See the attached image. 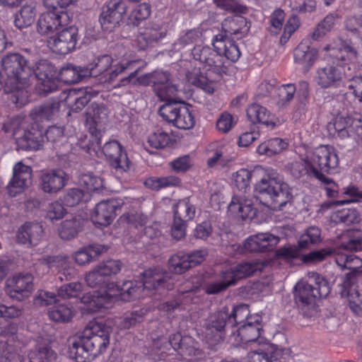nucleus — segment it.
Returning a JSON list of instances; mask_svg holds the SVG:
<instances>
[{
    "instance_id": "obj_62",
    "label": "nucleus",
    "mask_w": 362,
    "mask_h": 362,
    "mask_svg": "<svg viewBox=\"0 0 362 362\" xmlns=\"http://www.w3.org/2000/svg\"><path fill=\"white\" fill-rule=\"evenodd\" d=\"M28 356L30 362H52L54 354L52 350L45 346L30 351Z\"/></svg>"
},
{
    "instance_id": "obj_41",
    "label": "nucleus",
    "mask_w": 362,
    "mask_h": 362,
    "mask_svg": "<svg viewBox=\"0 0 362 362\" xmlns=\"http://www.w3.org/2000/svg\"><path fill=\"white\" fill-rule=\"evenodd\" d=\"M233 286L231 279H228L226 272L223 270L218 274L214 281L207 283L204 291L208 295L217 294Z\"/></svg>"
},
{
    "instance_id": "obj_37",
    "label": "nucleus",
    "mask_w": 362,
    "mask_h": 362,
    "mask_svg": "<svg viewBox=\"0 0 362 362\" xmlns=\"http://www.w3.org/2000/svg\"><path fill=\"white\" fill-rule=\"evenodd\" d=\"M35 16V4L27 2L15 14L14 24L20 29L28 28L33 24Z\"/></svg>"
},
{
    "instance_id": "obj_13",
    "label": "nucleus",
    "mask_w": 362,
    "mask_h": 362,
    "mask_svg": "<svg viewBox=\"0 0 362 362\" xmlns=\"http://www.w3.org/2000/svg\"><path fill=\"white\" fill-rule=\"evenodd\" d=\"M32 76L35 75L37 82L35 89L39 94H47L57 89V80L54 68L47 60L42 59L31 66Z\"/></svg>"
},
{
    "instance_id": "obj_25",
    "label": "nucleus",
    "mask_w": 362,
    "mask_h": 362,
    "mask_svg": "<svg viewBox=\"0 0 362 362\" xmlns=\"http://www.w3.org/2000/svg\"><path fill=\"white\" fill-rule=\"evenodd\" d=\"M279 242V238L269 233H258L249 237L245 242L244 252H261L272 249Z\"/></svg>"
},
{
    "instance_id": "obj_7",
    "label": "nucleus",
    "mask_w": 362,
    "mask_h": 362,
    "mask_svg": "<svg viewBox=\"0 0 362 362\" xmlns=\"http://www.w3.org/2000/svg\"><path fill=\"white\" fill-rule=\"evenodd\" d=\"M144 292L141 282L139 281H125L122 286L110 283L101 290L98 298L95 299V303L98 306L109 308L119 299L129 301L142 296Z\"/></svg>"
},
{
    "instance_id": "obj_32",
    "label": "nucleus",
    "mask_w": 362,
    "mask_h": 362,
    "mask_svg": "<svg viewBox=\"0 0 362 362\" xmlns=\"http://www.w3.org/2000/svg\"><path fill=\"white\" fill-rule=\"evenodd\" d=\"M263 268L264 264L260 262H245L224 271L228 279H231L233 286L238 280L247 278L256 272H260Z\"/></svg>"
},
{
    "instance_id": "obj_2",
    "label": "nucleus",
    "mask_w": 362,
    "mask_h": 362,
    "mask_svg": "<svg viewBox=\"0 0 362 362\" xmlns=\"http://www.w3.org/2000/svg\"><path fill=\"white\" fill-rule=\"evenodd\" d=\"M324 49L332 59L333 64L323 68L317 69L315 76V82L322 88L337 87L344 78L351 76V66L348 62H353L357 58V51L342 40H337L327 45Z\"/></svg>"
},
{
    "instance_id": "obj_31",
    "label": "nucleus",
    "mask_w": 362,
    "mask_h": 362,
    "mask_svg": "<svg viewBox=\"0 0 362 362\" xmlns=\"http://www.w3.org/2000/svg\"><path fill=\"white\" fill-rule=\"evenodd\" d=\"M43 228L39 223H26L19 228L16 240L18 243L27 245H36L40 241Z\"/></svg>"
},
{
    "instance_id": "obj_56",
    "label": "nucleus",
    "mask_w": 362,
    "mask_h": 362,
    "mask_svg": "<svg viewBox=\"0 0 362 362\" xmlns=\"http://www.w3.org/2000/svg\"><path fill=\"white\" fill-rule=\"evenodd\" d=\"M90 194L83 190L74 188L69 189L64 197V202L68 206H74L83 201H88Z\"/></svg>"
},
{
    "instance_id": "obj_57",
    "label": "nucleus",
    "mask_w": 362,
    "mask_h": 362,
    "mask_svg": "<svg viewBox=\"0 0 362 362\" xmlns=\"http://www.w3.org/2000/svg\"><path fill=\"white\" fill-rule=\"evenodd\" d=\"M200 38V33L197 30H189L180 34L174 43L175 49H180L187 45H192Z\"/></svg>"
},
{
    "instance_id": "obj_44",
    "label": "nucleus",
    "mask_w": 362,
    "mask_h": 362,
    "mask_svg": "<svg viewBox=\"0 0 362 362\" xmlns=\"http://www.w3.org/2000/svg\"><path fill=\"white\" fill-rule=\"evenodd\" d=\"M180 180L173 175H168L165 177H153L147 179L144 184L145 185L153 189L159 190L162 188L175 187L179 185Z\"/></svg>"
},
{
    "instance_id": "obj_34",
    "label": "nucleus",
    "mask_w": 362,
    "mask_h": 362,
    "mask_svg": "<svg viewBox=\"0 0 362 362\" xmlns=\"http://www.w3.org/2000/svg\"><path fill=\"white\" fill-rule=\"evenodd\" d=\"M213 47L224 59L236 62L240 57V51L235 42L226 36L216 35L213 40Z\"/></svg>"
},
{
    "instance_id": "obj_63",
    "label": "nucleus",
    "mask_w": 362,
    "mask_h": 362,
    "mask_svg": "<svg viewBox=\"0 0 362 362\" xmlns=\"http://www.w3.org/2000/svg\"><path fill=\"white\" fill-rule=\"evenodd\" d=\"M144 312L142 310L134 311L124 314L120 319L119 325L122 329H129L143 320Z\"/></svg>"
},
{
    "instance_id": "obj_40",
    "label": "nucleus",
    "mask_w": 362,
    "mask_h": 362,
    "mask_svg": "<svg viewBox=\"0 0 362 362\" xmlns=\"http://www.w3.org/2000/svg\"><path fill=\"white\" fill-rule=\"evenodd\" d=\"M108 115V110L103 104L91 103L86 112V122L90 125L97 126L103 122Z\"/></svg>"
},
{
    "instance_id": "obj_18",
    "label": "nucleus",
    "mask_w": 362,
    "mask_h": 362,
    "mask_svg": "<svg viewBox=\"0 0 362 362\" xmlns=\"http://www.w3.org/2000/svg\"><path fill=\"white\" fill-rule=\"evenodd\" d=\"M33 277L30 274H18L6 282V293L12 299L22 301L29 298L33 291Z\"/></svg>"
},
{
    "instance_id": "obj_38",
    "label": "nucleus",
    "mask_w": 362,
    "mask_h": 362,
    "mask_svg": "<svg viewBox=\"0 0 362 362\" xmlns=\"http://www.w3.org/2000/svg\"><path fill=\"white\" fill-rule=\"evenodd\" d=\"M49 318L56 322H69L74 317L75 313L73 307L67 303H58L48 309Z\"/></svg>"
},
{
    "instance_id": "obj_61",
    "label": "nucleus",
    "mask_w": 362,
    "mask_h": 362,
    "mask_svg": "<svg viewBox=\"0 0 362 362\" xmlns=\"http://www.w3.org/2000/svg\"><path fill=\"white\" fill-rule=\"evenodd\" d=\"M103 274L108 279L112 275L119 273L122 268V263L119 260L110 259L96 266Z\"/></svg>"
},
{
    "instance_id": "obj_60",
    "label": "nucleus",
    "mask_w": 362,
    "mask_h": 362,
    "mask_svg": "<svg viewBox=\"0 0 362 362\" xmlns=\"http://www.w3.org/2000/svg\"><path fill=\"white\" fill-rule=\"evenodd\" d=\"M250 310L247 305H240L234 307L230 314L228 313V323H231L232 326L238 323H241L245 318H247Z\"/></svg>"
},
{
    "instance_id": "obj_50",
    "label": "nucleus",
    "mask_w": 362,
    "mask_h": 362,
    "mask_svg": "<svg viewBox=\"0 0 362 362\" xmlns=\"http://www.w3.org/2000/svg\"><path fill=\"white\" fill-rule=\"evenodd\" d=\"M228 311L226 308L211 315L209 317L207 329L211 333L214 329L221 332L225 327L227 320L228 321Z\"/></svg>"
},
{
    "instance_id": "obj_6",
    "label": "nucleus",
    "mask_w": 362,
    "mask_h": 362,
    "mask_svg": "<svg viewBox=\"0 0 362 362\" xmlns=\"http://www.w3.org/2000/svg\"><path fill=\"white\" fill-rule=\"evenodd\" d=\"M272 172L255 185L257 199L263 205L272 209L284 206L293 198L292 189L286 182L274 177Z\"/></svg>"
},
{
    "instance_id": "obj_49",
    "label": "nucleus",
    "mask_w": 362,
    "mask_h": 362,
    "mask_svg": "<svg viewBox=\"0 0 362 362\" xmlns=\"http://www.w3.org/2000/svg\"><path fill=\"white\" fill-rule=\"evenodd\" d=\"M187 254L179 252L171 256L169 269L174 273L181 274L191 268Z\"/></svg>"
},
{
    "instance_id": "obj_52",
    "label": "nucleus",
    "mask_w": 362,
    "mask_h": 362,
    "mask_svg": "<svg viewBox=\"0 0 362 362\" xmlns=\"http://www.w3.org/2000/svg\"><path fill=\"white\" fill-rule=\"evenodd\" d=\"M277 91V105L281 107H284L293 100L294 94L296 92V88L293 83L282 85L279 87Z\"/></svg>"
},
{
    "instance_id": "obj_15",
    "label": "nucleus",
    "mask_w": 362,
    "mask_h": 362,
    "mask_svg": "<svg viewBox=\"0 0 362 362\" xmlns=\"http://www.w3.org/2000/svg\"><path fill=\"white\" fill-rule=\"evenodd\" d=\"M85 281L88 286L99 288L98 291L87 293L81 297V302L86 305V309L90 312L95 313L102 308H105V306H98L95 303V299L98 298L101 290L107 284L114 282L110 281L109 279H107L96 266L86 275Z\"/></svg>"
},
{
    "instance_id": "obj_26",
    "label": "nucleus",
    "mask_w": 362,
    "mask_h": 362,
    "mask_svg": "<svg viewBox=\"0 0 362 362\" xmlns=\"http://www.w3.org/2000/svg\"><path fill=\"white\" fill-rule=\"evenodd\" d=\"M117 203L115 200L103 201L98 203L93 211L90 218L95 225L107 226L115 218Z\"/></svg>"
},
{
    "instance_id": "obj_14",
    "label": "nucleus",
    "mask_w": 362,
    "mask_h": 362,
    "mask_svg": "<svg viewBox=\"0 0 362 362\" xmlns=\"http://www.w3.org/2000/svg\"><path fill=\"white\" fill-rule=\"evenodd\" d=\"M127 5L123 0H110L102 7L99 22L102 28L112 32L120 25L127 13Z\"/></svg>"
},
{
    "instance_id": "obj_22",
    "label": "nucleus",
    "mask_w": 362,
    "mask_h": 362,
    "mask_svg": "<svg viewBox=\"0 0 362 362\" xmlns=\"http://www.w3.org/2000/svg\"><path fill=\"white\" fill-rule=\"evenodd\" d=\"M142 276L141 284L144 291L158 290L162 288L171 290L173 288L174 281L171 276L159 269L146 270Z\"/></svg>"
},
{
    "instance_id": "obj_4",
    "label": "nucleus",
    "mask_w": 362,
    "mask_h": 362,
    "mask_svg": "<svg viewBox=\"0 0 362 362\" xmlns=\"http://www.w3.org/2000/svg\"><path fill=\"white\" fill-rule=\"evenodd\" d=\"M3 71L7 76L4 90L13 93L16 103L22 104L26 96L27 80L32 76L31 65L27 59L18 53H11L4 57L1 61Z\"/></svg>"
},
{
    "instance_id": "obj_47",
    "label": "nucleus",
    "mask_w": 362,
    "mask_h": 362,
    "mask_svg": "<svg viewBox=\"0 0 362 362\" xmlns=\"http://www.w3.org/2000/svg\"><path fill=\"white\" fill-rule=\"evenodd\" d=\"M179 352L185 356H194L200 358L203 356V352L199 349V344L189 336H184L182 345L179 346Z\"/></svg>"
},
{
    "instance_id": "obj_20",
    "label": "nucleus",
    "mask_w": 362,
    "mask_h": 362,
    "mask_svg": "<svg viewBox=\"0 0 362 362\" xmlns=\"http://www.w3.org/2000/svg\"><path fill=\"white\" fill-rule=\"evenodd\" d=\"M166 34L167 29L164 25L151 23L136 36V45L139 49L144 50L158 44Z\"/></svg>"
},
{
    "instance_id": "obj_19",
    "label": "nucleus",
    "mask_w": 362,
    "mask_h": 362,
    "mask_svg": "<svg viewBox=\"0 0 362 362\" xmlns=\"http://www.w3.org/2000/svg\"><path fill=\"white\" fill-rule=\"evenodd\" d=\"M61 101L58 98H52L42 104L35 107L30 112V117L37 126L54 121L60 115Z\"/></svg>"
},
{
    "instance_id": "obj_12",
    "label": "nucleus",
    "mask_w": 362,
    "mask_h": 362,
    "mask_svg": "<svg viewBox=\"0 0 362 362\" xmlns=\"http://www.w3.org/2000/svg\"><path fill=\"white\" fill-rule=\"evenodd\" d=\"M13 136L19 147L24 149H38L45 141L42 127L25 129V122L15 119L11 124Z\"/></svg>"
},
{
    "instance_id": "obj_30",
    "label": "nucleus",
    "mask_w": 362,
    "mask_h": 362,
    "mask_svg": "<svg viewBox=\"0 0 362 362\" xmlns=\"http://www.w3.org/2000/svg\"><path fill=\"white\" fill-rule=\"evenodd\" d=\"M337 264L342 269H348L350 271L346 276L347 279L344 282V286H349V280L362 274V259L354 255L337 254L335 257Z\"/></svg>"
},
{
    "instance_id": "obj_36",
    "label": "nucleus",
    "mask_w": 362,
    "mask_h": 362,
    "mask_svg": "<svg viewBox=\"0 0 362 362\" xmlns=\"http://www.w3.org/2000/svg\"><path fill=\"white\" fill-rule=\"evenodd\" d=\"M248 119L253 124H262L272 128L275 127L274 116L264 107L254 103L246 110Z\"/></svg>"
},
{
    "instance_id": "obj_39",
    "label": "nucleus",
    "mask_w": 362,
    "mask_h": 362,
    "mask_svg": "<svg viewBox=\"0 0 362 362\" xmlns=\"http://www.w3.org/2000/svg\"><path fill=\"white\" fill-rule=\"evenodd\" d=\"M83 228L82 221L77 218L66 219L62 221L59 228L60 238L65 240H69L77 237Z\"/></svg>"
},
{
    "instance_id": "obj_51",
    "label": "nucleus",
    "mask_w": 362,
    "mask_h": 362,
    "mask_svg": "<svg viewBox=\"0 0 362 362\" xmlns=\"http://www.w3.org/2000/svg\"><path fill=\"white\" fill-rule=\"evenodd\" d=\"M348 300L352 312L356 315L362 316V286L350 288L348 291Z\"/></svg>"
},
{
    "instance_id": "obj_29",
    "label": "nucleus",
    "mask_w": 362,
    "mask_h": 362,
    "mask_svg": "<svg viewBox=\"0 0 362 362\" xmlns=\"http://www.w3.org/2000/svg\"><path fill=\"white\" fill-rule=\"evenodd\" d=\"M262 329V317L257 314L250 315L239 328L238 336L244 344L254 342L259 337Z\"/></svg>"
},
{
    "instance_id": "obj_42",
    "label": "nucleus",
    "mask_w": 362,
    "mask_h": 362,
    "mask_svg": "<svg viewBox=\"0 0 362 362\" xmlns=\"http://www.w3.org/2000/svg\"><path fill=\"white\" fill-rule=\"evenodd\" d=\"M286 143L279 139L273 138L260 144L257 148V152L260 155L267 156H272L281 153L286 148Z\"/></svg>"
},
{
    "instance_id": "obj_45",
    "label": "nucleus",
    "mask_w": 362,
    "mask_h": 362,
    "mask_svg": "<svg viewBox=\"0 0 362 362\" xmlns=\"http://www.w3.org/2000/svg\"><path fill=\"white\" fill-rule=\"evenodd\" d=\"M195 206L190 203L189 199L180 200L174 207V217L187 221L195 216Z\"/></svg>"
},
{
    "instance_id": "obj_21",
    "label": "nucleus",
    "mask_w": 362,
    "mask_h": 362,
    "mask_svg": "<svg viewBox=\"0 0 362 362\" xmlns=\"http://www.w3.org/2000/svg\"><path fill=\"white\" fill-rule=\"evenodd\" d=\"M32 169L21 163H16L13 168V177L7 185L8 194L15 197L31 185Z\"/></svg>"
},
{
    "instance_id": "obj_53",
    "label": "nucleus",
    "mask_w": 362,
    "mask_h": 362,
    "mask_svg": "<svg viewBox=\"0 0 362 362\" xmlns=\"http://www.w3.org/2000/svg\"><path fill=\"white\" fill-rule=\"evenodd\" d=\"M321 241L320 230L317 227H310L301 235L298 245L301 248L308 247L310 245L319 243Z\"/></svg>"
},
{
    "instance_id": "obj_17",
    "label": "nucleus",
    "mask_w": 362,
    "mask_h": 362,
    "mask_svg": "<svg viewBox=\"0 0 362 362\" xmlns=\"http://www.w3.org/2000/svg\"><path fill=\"white\" fill-rule=\"evenodd\" d=\"M78 41V29L68 25L47 40V47L54 53L66 54L73 51Z\"/></svg>"
},
{
    "instance_id": "obj_3",
    "label": "nucleus",
    "mask_w": 362,
    "mask_h": 362,
    "mask_svg": "<svg viewBox=\"0 0 362 362\" xmlns=\"http://www.w3.org/2000/svg\"><path fill=\"white\" fill-rule=\"evenodd\" d=\"M110 326L97 322L86 327L83 332L71 339L69 356L77 362H89L104 353L110 344Z\"/></svg>"
},
{
    "instance_id": "obj_10",
    "label": "nucleus",
    "mask_w": 362,
    "mask_h": 362,
    "mask_svg": "<svg viewBox=\"0 0 362 362\" xmlns=\"http://www.w3.org/2000/svg\"><path fill=\"white\" fill-rule=\"evenodd\" d=\"M139 84L151 86L156 95L161 100H168L175 95L177 87L167 71H155L137 78Z\"/></svg>"
},
{
    "instance_id": "obj_1",
    "label": "nucleus",
    "mask_w": 362,
    "mask_h": 362,
    "mask_svg": "<svg viewBox=\"0 0 362 362\" xmlns=\"http://www.w3.org/2000/svg\"><path fill=\"white\" fill-rule=\"evenodd\" d=\"M192 55L200 62L202 66L194 68L187 74L189 82L209 93H213V81L228 72L229 63L215 49L212 50L208 46H195Z\"/></svg>"
},
{
    "instance_id": "obj_48",
    "label": "nucleus",
    "mask_w": 362,
    "mask_h": 362,
    "mask_svg": "<svg viewBox=\"0 0 362 362\" xmlns=\"http://www.w3.org/2000/svg\"><path fill=\"white\" fill-rule=\"evenodd\" d=\"M335 222L350 225L359 222L360 217L355 209L344 208L335 211L332 215Z\"/></svg>"
},
{
    "instance_id": "obj_23",
    "label": "nucleus",
    "mask_w": 362,
    "mask_h": 362,
    "mask_svg": "<svg viewBox=\"0 0 362 362\" xmlns=\"http://www.w3.org/2000/svg\"><path fill=\"white\" fill-rule=\"evenodd\" d=\"M67 180L68 176L62 170H52L42 173L40 185L45 193L55 194L66 185Z\"/></svg>"
},
{
    "instance_id": "obj_8",
    "label": "nucleus",
    "mask_w": 362,
    "mask_h": 362,
    "mask_svg": "<svg viewBox=\"0 0 362 362\" xmlns=\"http://www.w3.org/2000/svg\"><path fill=\"white\" fill-rule=\"evenodd\" d=\"M310 283L298 281L294 287L296 301L303 305H309L317 298H326L330 293L331 288L328 281L316 272H308Z\"/></svg>"
},
{
    "instance_id": "obj_5",
    "label": "nucleus",
    "mask_w": 362,
    "mask_h": 362,
    "mask_svg": "<svg viewBox=\"0 0 362 362\" xmlns=\"http://www.w3.org/2000/svg\"><path fill=\"white\" fill-rule=\"evenodd\" d=\"M303 160L308 165L312 176L324 185L332 183V180L325 174L335 173L339 167V157L333 146L320 145L308 151Z\"/></svg>"
},
{
    "instance_id": "obj_28",
    "label": "nucleus",
    "mask_w": 362,
    "mask_h": 362,
    "mask_svg": "<svg viewBox=\"0 0 362 362\" xmlns=\"http://www.w3.org/2000/svg\"><path fill=\"white\" fill-rule=\"evenodd\" d=\"M317 54V50L311 47L310 40L304 39L294 49V61L300 65L305 71H308L314 64Z\"/></svg>"
},
{
    "instance_id": "obj_64",
    "label": "nucleus",
    "mask_w": 362,
    "mask_h": 362,
    "mask_svg": "<svg viewBox=\"0 0 362 362\" xmlns=\"http://www.w3.org/2000/svg\"><path fill=\"white\" fill-rule=\"evenodd\" d=\"M77 74V66L69 64L61 69L59 78L66 83H76L79 82V76Z\"/></svg>"
},
{
    "instance_id": "obj_33",
    "label": "nucleus",
    "mask_w": 362,
    "mask_h": 362,
    "mask_svg": "<svg viewBox=\"0 0 362 362\" xmlns=\"http://www.w3.org/2000/svg\"><path fill=\"white\" fill-rule=\"evenodd\" d=\"M252 205V200L234 196L228 205V212L242 219L252 218L256 214V209Z\"/></svg>"
},
{
    "instance_id": "obj_59",
    "label": "nucleus",
    "mask_w": 362,
    "mask_h": 362,
    "mask_svg": "<svg viewBox=\"0 0 362 362\" xmlns=\"http://www.w3.org/2000/svg\"><path fill=\"white\" fill-rule=\"evenodd\" d=\"M83 289L80 282H72L62 286L58 290V296L62 298H77Z\"/></svg>"
},
{
    "instance_id": "obj_43",
    "label": "nucleus",
    "mask_w": 362,
    "mask_h": 362,
    "mask_svg": "<svg viewBox=\"0 0 362 362\" xmlns=\"http://www.w3.org/2000/svg\"><path fill=\"white\" fill-rule=\"evenodd\" d=\"M339 16L336 13L328 14L321 22H320L312 34L314 40H319L327 33L330 32L339 21Z\"/></svg>"
},
{
    "instance_id": "obj_24",
    "label": "nucleus",
    "mask_w": 362,
    "mask_h": 362,
    "mask_svg": "<svg viewBox=\"0 0 362 362\" xmlns=\"http://www.w3.org/2000/svg\"><path fill=\"white\" fill-rule=\"evenodd\" d=\"M103 151L110 165L116 170L127 172L130 169L131 163L118 141L114 140L105 143Z\"/></svg>"
},
{
    "instance_id": "obj_58",
    "label": "nucleus",
    "mask_w": 362,
    "mask_h": 362,
    "mask_svg": "<svg viewBox=\"0 0 362 362\" xmlns=\"http://www.w3.org/2000/svg\"><path fill=\"white\" fill-rule=\"evenodd\" d=\"M47 264L49 267H57L60 270L64 271L66 274V271L68 272L67 275L70 276L74 271L71 267V262L67 256L57 255L54 257H49L47 259Z\"/></svg>"
},
{
    "instance_id": "obj_16",
    "label": "nucleus",
    "mask_w": 362,
    "mask_h": 362,
    "mask_svg": "<svg viewBox=\"0 0 362 362\" xmlns=\"http://www.w3.org/2000/svg\"><path fill=\"white\" fill-rule=\"evenodd\" d=\"M70 22V17L66 12L49 9L39 17L37 22V31L41 35H49L67 27Z\"/></svg>"
},
{
    "instance_id": "obj_55",
    "label": "nucleus",
    "mask_w": 362,
    "mask_h": 362,
    "mask_svg": "<svg viewBox=\"0 0 362 362\" xmlns=\"http://www.w3.org/2000/svg\"><path fill=\"white\" fill-rule=\"evenodd\" d=\"M151 6L147 3L136 5L129 15L132 23L138 25L142 21L147 19L151 15Z\"/></svg>"
},
{
    "instance_id": "obj_46",
    "label": "nucleus",
    "mask_w": 362,
    "mask_h": 362,
    "mask_svg": "<svg viewBox=\"0 0 362 362\" xmlns=\"http://www.w3.org/2000/svg\"><path fill=\"white\" fill-rule=\"evenodd\" d=\"M79 184L86 189L85 192L97 191L103 186V180L91 172L84 173L79 176Z\"/></svg>"
},
{
    "instance_id": "obj_9",
    "label": "nucleus",
    "mask_w": 362,
    "mask_h": 362,
    "mask_svg": "<svg viewBox=\"0 0 362 362\" xmlns=\"http://www.w3.org/2000/svg\"><path fill=\"white\" fill-rule=\"evenodd\" d=\"M159 114L165 120L181 129H190L195 124L191 106L186 103H166L160 107Z\"/></svg>"
},
{
    "instance_id": "obj_35",
    "label": "nucleus",
    "mask_w": 362,
    "mask_h": 362,
    "mask_svg": "<svg viewBox=\"0 0 362 362\" xmlns=\"http://www.w3.org/2000/svg\"><path fill=\"white\" fill-rule=\"evenodd\" d=\"M222 30L224 32L223 36L229 38L230 36L235 35L239 39L247 33L249 28L247 25L246 18L240 16H235L228 17L223 21Z\"/></svg>"
},
{
    "instance_id": "obj_11",
    "label": "nucleus",
    "mask_w": 362,
    "mask_h": 362,
    "mask_svg": "<svg viewBox=\"0 0 362 362\" xmlns=\"http://www.w3.org/2000/svg\"><path fill=\"white\" fill-rule=\"evenodd\" d=\"M140 62L139 59H122L118 64L112 66V59L109 55H103L98 57L90 64L93 76L104 75L105 81L112 82L119 74L125 70L133 69L134 65Z\"/></svg>"
},
{
    "instance_id": "obj_54",
    "label": "nucleus",
    "mask_w": 362,
    "mask_h": 362,
    "mask_svg": "<svg viewBox=\"0 0 362 362\" xmlns=\"http://www.w3.org/2000/svg\"><path fill=\"white\" fill-rule=\"evenodd\" d=\"M170 141V135L162 129H158L149 135L147 140L148 146L155 149L166 147L169 144Z\"/></svg>"
},
{
    "instance_id": "obj_27",
    "label": "nucleus",
    "mask_w": 362,
    "mask_h": 362,
    "mask_svg": "<svg viewBox=\"0 0 362 362\" xmlns=\"http://www.w3.org/2000/svg\"><path fill=\"white\" fill-rule=\"evenodd\" d=\"M349 107H351V103L347 102L344 103L341 110H336L337 115L333 123V127L337 136L341 138L348 137L354 132L353 124L355 117H353L348 115Z\"/></svg>"
}]
</instances>
